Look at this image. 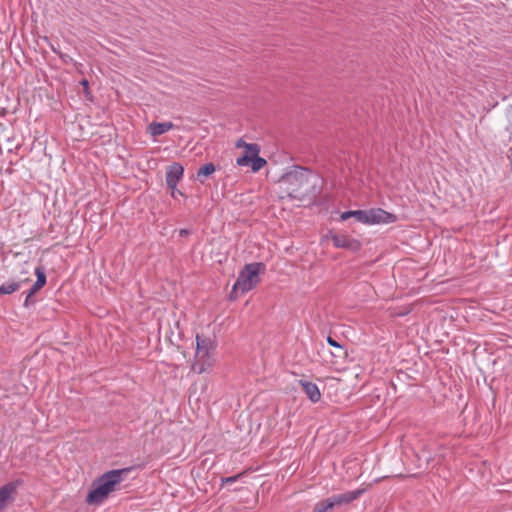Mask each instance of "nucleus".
Here are the masks:
<instances>
[{
    "label": "nucleus",
    "instance_id": "1",
    "mask_svg": "<svg viewBox=\"0 0 512 512\" xmlns=\"http://www.w3.org/2000/svg\"><path fill=\"white\" fill-rule=\"evenodd\" d=\"M131 470L132 468L114 469L98 477L92 483L91 490L86 496V503L95 506L101 505Z\"/></svg>",
    "mask_w": 512,
    "mask_h": 512
},
{
    "label": "nucleus",
    "instance_id": "2",
    "mask_svg": "<svg viewBox=\"0 0 512 512\" xmlns=\"http://www.w3.org/2000/svg\"><path fill=\"white\" fill-rule=\"evenodd\" d=\"M312 178L315 177L308 169L295 167L292 171L282 176L281 183L286 186L285 191L288 197L303 200L312 195L311 189L315 187Z\"/></svg>",
    "mask_w": 512,
    "mask_h": 512
},
{
    "label": "nucleus",
    "instance_id": "3",
    "mask_svg": "<svg viewBox=\"0 0 512 512\" xmlns=\"http://www.w3.org/2000/svg\"><path fill=\"white\" fill-rule=\"evenodd\" d=\"M265 270V264L255 262L246 264L239 272L238 278L230 292V299L236 300L240 294L252 290L259 282V274Z\"/></svg>",
    "mask_w": 512,
    "mask_h": 512
},
{
    "label": "nucleus",
    "instance_id": "4",
    "mask_svg": "<svg viewBox=\"0 0 512 512\" xmlns=\"http://www.w3.org/2000/svg\"><path fill=\"white\" fill-rule=\"evenodd\" d=\"M214 341L209 337L196 336V355L192 369L198 374L206 372L213 364Z\"/></svg>",
    "mask_w": 512,
    "mask_h": 512
},
{
    "label": "nucleus",
    "instance_id": "5",
    "mask_svg": "<svg viewBox=\"0 0 512 512\" xmlns=\"http://www.w3.org/2000/svg\"><path fill=\"white\" fill-rule=\"evenodd\" d=\"M364 492V488H359L353 491L344 492L342 494L333 495L323 500V502L329 510H332L334 507L350 504L354 500L360 498Z\"/></svg>",
    "mask_w": 512,
    "mask_h": 512
},
{
    "label": "nucleus",
    "instance_id": "6",
    "mask_svg": "<svg viewBox=\"0 0 512 512\" xmlns=\"http://www.w3.org/2000/svg\"><path fill=\"white\" fill-rule=\"evenodd\" d=\"M397 217L381 208L365 210L364 224H389L394 223Z\"/></svg>",
    "mask_w": 512,
    "mask_h": 512
},
{
    "label": "nucleus",
    "instance_id": "7",
    "mask_svg": "<svg viewBox=\"0 0 512 512\" xmlns=\"http://www.w3.org/2000/svg\"><path fill=\"white\" fill-rule=\"evenodd\" d=\"M184 174V167L177 162L172 163L167 167L166 171V184L171 189V196L175 198V188L178 182L182 179Z\"/></svg>",
    "mask_w": 512,
    "mask_h": 512
},
{
    "label": "nucleus",
    "instance_id": "8",
    "mask_svg": "<svg viewBox=\"0 0 512 512\" xmlns=\"http://www.w3.org/2000/svg\"><path fill=\"white\" fill-rule=\"evenodd\" d=\"M23 484L21 479L11 481L0 488V510L6 507L13 496L16 494L17 488Z\"/></svg>",
    "mask_w": 512,
    "mask_h": 512
},
{
    "label": "nucleus",
    "instance_id": "9",
    "mask_svg": "<svg viewBox=\"0 0 512 512\" xmlns=\"http://www.w3.org/2000/svg\"><path fill=\"white\" fill-rule=\"evenodd\" d=\"M331 240L336 248L356 250L360 247V243L357 240L352 239L347 235L335 234L332 236Z\"/></svg>",
    "mask_w": 512,
    "mask_h": 512
},
{
    "label": "nucleus",
    "instance_id": "10",
    "mask_svg": "<svg viewBox=\"0 0 512 512\" xmlns=\"http://www.w3.org/2000/svg\"><path fill=\"white\" fill-rule=\"evenodd\" d=\"M34 273H35L37 279L34 282V284L30 287V289L28 290V293L30 296H34L47 283L46 270H45L44 266L39 265V266L35 267Z\"/></svg>",
    "mask_w": 512,
    "mask_h": 512
},
{
    "label": "nucleus",
    "instance_id": "11",
    "mask_svg": "<svg viewBox=\"0 0 512 512\" xmlns=\"http://www.w3.org/2000/svg\"><path fill=\"white\" fill-rule=\"evenodd\" d=\"M30 282V278H16L0 285V295H10L18 291L22 285Z\"/></svg>",
    "mask_w": 512,
    "mask_h": 512
},
{
    "label": "nucleus",
    "instance_id": "12",
    "mask_svg": "<svg viewBox=\"0 0 512 512\" xmlns=\"http://www.w3.org/2000/svg\"><path fill=\"white\" fill-rule=\"evenodd\" d=\"M260 153V146L256 143L249 144L242 156L236 159L238 166H248L253 157H256Z\"/></svg>",
    "mask_w": 512,
    "mask_h": 512
},
{
    "label": "nucleus",
    "instance_id": "13",
    "mask_svg": "<svg viewBox=\"0 0 512 512\" xmlns=\"http://www.w3.org/2000/svg\"><path fill=\"white\" fill-rule=\"evenodd\" d=\"M299 384L311 402L317 403L320 400L321 393L318 386L315 383L300 380Z\"/></svg>",
    "mask_w": 512,
    "mask_h": 512
},
{
    "label": "nucleus",
    "instance_id": "14",
    "mask_svg": "<svg viewBox=\"0 0 512 512\" xmlns=\"http://www.w3.org/2000/svg\"><path fill=\"white\" fill-rule=\"evenodd\" d=\"M174 127V124L172 122H152L149 125V132L152 136H160L168 131H170Z\"/></svg>",
    "mask_w": 512,
    "mask_h": 512
},
{
    "label": "nucleus",
    "instance_id": "15",
    "mask_svg": "<svg viewBox=\"0 0 512 512\" xmlns=\"http://www.w3.org/2000/svg\"><path fill=\"white\" fill-rule=\"evenodd\" d=\"M355 218L356 221L364 224L365 210H350L345 211L340 215V219L345 221L349 218Z\"/></svg>",
    "mask_w": 512,
    "mask_h": 512
},
{
    "label": "nucleus",
    "instance_id": "16",
    "mask_svg": "<svg viewBox=\"0 0 512 512\" xmlns=\"http://www.w3.org/2000/svg\"><path fill=\"white\" fill-rule=\"evenodd\" d=\"M215 171H216V167L213 163H211V162L206 163L202 167H200L199 170L197 171V179L201 183H204V180L202 179V177H208V176L212 175Z\"/></svg>",
    "mask_w": 512,
    "mask_h": 512
},
{
    "label": "nucleus",
    "instance_id": "17",
    "mask_svg": "<svg viewBox=\"0 0 512 512\" xmlns=\"http://www.w3.org/2000/svg\"><path fill=\"white\" fill-rule=\"evenodd\" d=\"M327 342L330 346H332V348L337 349L336 353L331 352L333 357L344 358L347 355V352L344 349V347L340 343H338L335 339H333L331 336L327 337Z\"/></svg>",
    "mask_w": 512,
    "mask_h": 512
},
{
    "label": "nucleus",
    "instance_id": "18",
    "mask_svg": "<svg viewBox=\"0 0 512 512\" xmlns=\"http://www.w3.org/2000/svg\"><path fill=\"white\" fill-rule=\"evenodd\" d=\"M266 164L267 161L264 158L259 157V155L253 157V159L250 161L251 169L254 172L261 170Z\"/></svg>",
    "mask_w": 512,
    "mask_h": 512
},
{
    "label": "nucleus",
    "instance_id": "19",
    "mask_svg": "<svg viewBox=\"0 0 512 512\" xmlns=\"http://www.w3.org/2000/svg\"><path fill=\"white\" fill-rule=\"evenodd\" d=\"M328 511H330V510L328 509V507H327V506L324 504V502L322 501V502L318 503V504L314 507V509H313V511H312V512H328Z\"/></svg>",
    "mask_w": 512,
    "mask_h": 512
},
{
    "label": "nucleus",
    "instance_id": "20",
    "mask_svg": "<svg viewBox=\"0 0 512 512\" xmlns=\"http://www.w3.org/2000/svg\"><path fill=\"white\" fill-rule=\"evenodd\" d=\"M241 476H242V473L237 474V475H234V476H230V477L222 478V483H226V484L234 483V482H236V481H237Z\"/></svg>",
    "mask_w": 512,
    "mask_h": 512
},
{
    "label": "nucleus",
    "instance_id": "21",
    "mask_svg": "<svg viewBox=\"0 0 512 512\" xmlns=\"http://www.w3.org/2000/svg\"><path fill=\"white\" fill-rule=\"evenodd\" d=\"M34 303H35V300H33V296H30L29 293L27 292L26 298L24 301V306L29 307V306L33 305Z\"/></svg>",
    "mask_w": 512,
    "mask_h": 512
},
{
    "label": "nucleus",
    "instance_id": "22",
    "mask_svg": "<svg viewBox=\"0 0 512 512\" xmlns=\"http://www.w3.org/2000/svg\"><path fill=\"white\" fill-rule=\"evenodd\" d=\"M250 143H247L245 142L242 138L238 139L235 143V147L236 148H244L246 149V147L249 145Z\"/></svg>",
    "mask_w": 512,
    "mask_h": 512
},
{
    "label": "nucleus",
    "instance_id": "23",
    "mask_svg": "<svg viewBox=\"0 0 512 512\" xmlns=\"http://www.w3.org/2000/svg\"><path fill=\"white\" fill-rule=\"evenodd\" d=\"M80 84L83 86L85 94L88 95L89 94V81L87 79H82L80 81Z\"/></svg>",
    "mask_w": 512,
    "mask_h": 512
},
{
    "label": "nucleus",
    "instance_id": "24",
    "mask_svg": "<svg viewBox=\"0 0 512 512\" xmlns=\"http://www.w3.org/2000/svg\"><path fill=\"white\" fill-rule=\"evenodd\" d=\"M16 278H30L29 277V271L26 270V269H22L21 272H20V275L17 276Z\"/></svg>",
    "mask_w": 512,
    "mask_h": 512
},
{
    "label": "nucleus",
    "instance_id": "25",
    "mask_svg": "<svg viewBox=\"0 0 512 512\" xmlns=\"http://www.w3.org/2000/svg\"><path fill=\"white\" fill-rule=\"evenodd\" d=\"M189 234H190V231H189L188 229H181V230L179 231V236H181V237H186V236H188Z\"/></svg>",
    "mask_w": 512,
    "mask_h": 512
},
{
    "label": "nucleus",
    "instance_id": "26",
    "mask_svg": "<svg viewBox=\"0 0 512 512\" xmlns=\"http://www.w3.org/2000/svg\"><path fill=\"white\" fill-rule=\"evenodd\" d=\"M177 195H181V196H183L184 194H183L180 190H178V189H177V187H176V188H175V197H176Z\"/></svg>",
    "mask_w": 512,
    "mask_h": 512
},
{
    "label": "nucleus",
    "instance_id": "27",
    "mask_svg": "<svg viewBox=\"0 0 512 512\" xmlns=\"http://www.w3.org/2000/svg\"><path fill=\"white\" fill-rule=\"evenodd\" d=\"M507 129H508V130H512V125H510Z\"/></svg>",
    "mask_w": 512,
    "mask_h": 512
}]
</instances>
